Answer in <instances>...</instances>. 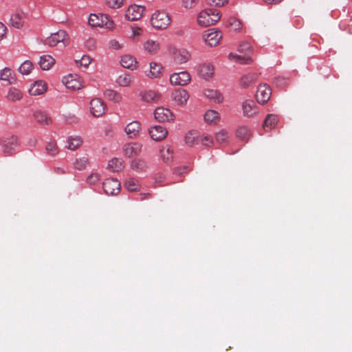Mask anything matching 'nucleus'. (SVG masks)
I'll return each mask as SVG.
<instances>
[{
	"label": "nucleus",
	"mask_w": 352,
	"mask_h": 352,
	"mask_svg": "<svg viewBox=\"0 0 352 352\" xmlns=\"http://www.w3.org/2000/svg\"><path fill=\"white\" fill-rule=\"evenodd\" d=\"M221 18L220 12L215 8H208L201 11L197 16V23L203 27L214 25Z\"/></svg>",
	"instance_id": "obj_1"
},
{
	"label": "nucleus",
	"mask_w": 352,
	"mask_h": 352,
	"mask_svg": "<svg viewBox=\"0 0 352 352\" xmlns=\"http://www.w3.org/2000/svg\"><path fill=\"white\" fill-rule=\"evenodd\" d=\"M19 146V142L16 135H6L0 139L1 151L6 156H12L14 155Z\"/></svg>",
	"instance_id": "obj_2"
},
{
	"label": "nucleus",
	"mask_w": 352,
	"mask_h": 352,
	"mask_svg": "<svg viewBox=\"0 0 352 352\" xmlns=\"http://www.w3.org/2000/svg\"><path fill=\"white\" fill-rule=\"evenodd\" d=\"M171 23L168 14L164 10L155 12L151 18V25L156 30H164Z\"/></svg>",
	"instance_id": "obj_3"
},
{
	"label": "nucleus",
	"mask_w": 352,
	"mask_h": 352,
	"mask_svg": "<svg viewBox=\"0 0 352 352\" xmlns=\"http://www.w3.org/2000/svg\"><path fill=\"white\" fill-rule=\"evenodd\" d=\"M203 38L208 45L214 47L217 46L221 40L222 33L219 30L210 29L204 32Z\"/></svg>",
	"instance_id": "obj_4"
},
{
	"label": "nucleus",
	"mask_w": 352,
	"mask_h": 352,
	"mask_svg": "<svg viewBox=\"0 0 352 352\" xmlns=\"http://www.w3.org/2000/svg\"><path fill=\"white\" fill-rule=\"evenodd\" d=\"M190 75L186 71L173 73L169 78L170 83L176 86H185L190 82Z\"/></svg>",
	"instance_id": "obj_5"
},
{
	"label": "nucleus",
	"mask_w": 352,
	"mask_h": 352,
	"mask_svg": "<svg viewBox=\"0 0 352 352\" xmlns=\"http://www.w3.org/2000/svg\"><path fill=\"white\" fill-rule=\"evenodd\" d=\"M272 90L267 84H260L257 87L256 99L260 104H265L270 98Z\"/></svg>",
	"instance_id": "obj_6"
},
{
	"label": "nucleus",
	"mask_w": 352,
	"mask_h": 352,
	"mask_svg": "<svg viewBox=\"0 0 352 352\" xmlns=\"http://www.w3.org/2000/svg\"><path fill=\"white\" fill-rule=\"evenodd\" d=\"M144 11L145 7L143 6L131 5L125 13V17L129 21H138L142 18Z\"/></svg>",
	"instance_id": "obj_7"
},
{
	"label": "nucleus",
	"mask_w": 352,
	"mask_h": 352,
	"mask_svg": "<svg viewBox=\"0 0 352 352\" xmlns=\"http://www.w3.org/2000/svg\"><path fill=\"white\" fill-rule=\"evenodd\" d=\"M142 145L138 142H128L123 144L122 153L126 157H133L138 155L141 152Z\"/></svg>",
	"instance_id": "obj_8"
},
{
	"label": "nucleus",
	"mask_w": 352,
	"mask_h": 352,
	"mask_svg": "<svg viewBox=\"0 0 352 352\" xmlns=\"http://www.w3.org/2000/svg\"><path fill=\"white\" fill-rule=\"evenodd\" d=\"M107 107L104 102L100 98H94L89 102V109L91 113L95 117L102 116Z\"/></svg>",
	"instance_id": "obj_9"
},
{
	"label": "nucleus",
	"mask_w": 352,
	"mask_h": 352,
	"mask_svg": "<svg viewBox=\"0 0 352 352\" xmlns=\"http://www.w3.org/2000/svg\"><path fill=\"white\" fill-rule=\"evenodd\" d=\"M189 98L188 91L184 89H175L171 93V99L177 105L183 106Z\"/></svg>",
	"instance_id": "obj_10"
},
{
	"label": "nucleus",
	"mask_w": 352,
	"mask_h": 352,
	"mask_svg": "<svg viewBox=\"0 0 352 352\" xmlns=\"http://www.w3.org/2000/svg\"><path fill=\"white\" fill-rule=\"evenodd\" d=\"M109 21V19L108 15L102 13H99L98 14H91L88 19L89 25L92 27L102 28L104 25H107Z\"/></svg>",
	"instance_id": "obj_11"
},
{
	"label": "nucleus",
	"mask_w": 352,
	"mask_h": 352,
	"mask_svg": "<svg viewBox=\"0 0 352 352\" xmlns=\"http://www.w3.org/2000/svg\"><path fill=\"white\" fill-rule=\"evenodd\" d=\"M154 117L158 122H170L174 119L173 113L170 109L164 107H157L154 111Z\"/></svg>",
	"instance_id": "obj_12"
},
{
	"label": "nucleus",
	"mask_w": 352,
	"mask_h": 352,
	"mask_svg": "<svg viewBox=\"0 0 352 352\" xmlns=\"http://www.w3.org/2000/svg\"><path fill=\"white\" fill-rule=\"evenodd\" d=\"M67 34L65 31L60 30L57 32L52 34L45 41V44L50 47H54L60 42H64Z\"/></svg>",
	"instance_id": "obj_13"
},
{
	"label": "nucleus",
	"mask_w": 352,
	"mask_h": 352,
	"mask_svg": "<svg viewBox=\"0 0 352 352\" xmlns=\"http://www.w3.org/2000/svg\"><path fill=\"white\" fill-rule=\"evenodd\" d=\"M148 133L151 138L155 141L164 140L168 134L166 129L160 125L151 126L149 129Z\"/></svg>",
	"instance_id": "obj_14"
},
{
	"label": "nucleus",
	"mask_w": 352,
	"mask_h": 352,
	"mask_svg": "<svg viewBox=\"0 0 352 352\" xmlns=\"http://www.w3.org/2000/svg\"><path fill=\"white\" fill-rule=\"evenodd\" d=\"M243 113L246 117H253L258 113V106L252 100H246L241 104Z\"/></svg>",
	"instance_id": "obj_15"
},
{
	"label": "nucleus",
	"mask_w": 352,
	"mask_h": 352,
	"mask_svg": "<svg viewBox=\"0 0 352 352\" xmlns=\"http://www.w3.org/2000/svg\"><path fill=\"white\" fill-rule=\"evenodd\" d=\"M140 129V123L138 121L134 120L124 127V132L129 138L135 139L138 136Z\"/></svg>",
	"instance_id": "obj_16"
},
{
	"label": "nucleus",
	"mask_w": 352,
	"mask_h": 352,
	"mask_svg": "<svg viewBox=\"0 0 352 352\" xmlns=\"http://www.w3.org/2000/svg\"><path fill=\"white\" fill-rule=\"evenodd\" d=\"M47 86L43 80H37L33 83L29 89V93L32 96H40L46 92Z\"/></svg>",
	"instance_id": "obj_17"
},
{
	"label": "nucleus",
	"mask_w": 352,
	"mask_h": 352,
	"mask_svg": "<svg viewBox=\"0 0 352 352\" xmlns=\"http://www.w3.org/2000/svg\"><path fill=\"white\" fill-rule=\"evenodd\" d=\"M141 99L146 102H155L161 98V95L154 90H146L140 93Z\"/></svg>",
	"instance_id": "obj_18"
},
{
	"label": "nucleus",
	"mask_w": 352,
	"mask_h": 352,
	"mask_svg": "<svg viewBox=\"0 0 352 352\" xmlns=\"http://www.w3.org/2000/svg\"><path fill=\"white\" fill-rule=\"evenodd\" d=\"M35 120L41 125H50L52 123V118L45 111L38 110L34 113Z\"/></svg>",
	"instance_id": "obj_19"
},
{
	"label": "nucleus",
	"mask_w": 352,
	"mask_h": 352,
	"mask_svg": "<svg viewBox=\"0 0 352 352\" xmlns=\"http://www.w3.org/2000/svg\"><path fill=\"white\" fill-rule=\"evenodd\" d=\"M121 65L126 69L134 70L137 68V61L135 57L131 55H124L120 59Z\"/></svg>",
	"instance_id": "obj_20"
},
{
	"label": "nucleus",
	"mask_w": 352,
	"mask_h": 352,
	"mask_svg": "<svg viewBox=\"0 0 352 352\" xmlns=\"http://www.w3.org/2000/svg\"><path fill=\"white\" fill-rule=\"evenodd\" d=\"M214 68L210 64H202L199 66V76L204 79H208L213 75Z\"/></svg>",
	"instance_id": "obj_21"
},
{
	"label": "nucleus",
	"mask_w": 352,
	"mask_h": 352,
	"mask_svg": "<svg viewBox=\"0 0 352 352\" xmlns=\"http://www.w3.org/2000/svg\"><path fill=\"white\" fill-rule=\"evenodd\" d=\"M258 76L255 73H249L243 76L239 80L241 87L247 88L257 80Z\"/></svg>",
	"instance_id": "obj_22"
},
{
	"label": "nucleus",
	"mask_w": 352,
	"mask_h": 352,
	"mask_svg": "<svg viewBox=\"0 0 352 352\" xmlns=\"http://www.w3.org/2000/svg\"><path fill=\"white\" fill-rule=\"evenodd\" d=\"M7 100L15 102L16 101L21 100L23 98V93L22 91L16 88V87H10L8 89V94L6 96Z\"/></svg>",
	"instance_id": "obj_23"
},
{
	"label": "nucleus",
	"mask_w": 352,
	"mask_h": 352,
	"mask_svg": "<svg viewBox=\"0 0 352 352\" xmlns=\"http://www.w3.org/2000/svg\"><path fill=\"white\" fill-rule=\"evenodd\" d=\"M65 87L71 90H78L81 87L80 82L75 79L72 75H69L67 77L64 78L63 80Z\"/></svg>",
	"instance_id": "obj_24"
},
{
	"label": "nucleus",
	"mask_w": 352,
	"mask_h": 352,
	"mask_svg": "<svg viewBox=\"0 0 352 352\" xmlns=\"http://www.w3.org/2000/svg\"><path fill=\"white\" fill-rule=\"evenodd\" d=\"M162 66L157 63H150V70L149 73L147 74V76L151 78H160L162 74Z\"/></svg>",
	"instance_id": "obj_25"
},
{
	"label": "nucleus",
	"mask_w": 352,
	"mask_h": 352,
	"mask_svg": "<svg viewBox=\"0 0 352 352\" xmlns=\"http://www.w3.org/2000/svg\"><path fill=\"white\" fill-rule=\"evenodd\" d=\"M204 95L206 98L216 103H220L223 100V95L215 89H206L204 91Z\"/></svg>",
	"instance_id": "obj_26"
},
{
	"label": "nucleus",
	"mask_w": 352,
	"mask_h": 352,
	"mask_svg": "<svg viewBox=\"0 0 352 352\" xmlns=\"http://www.w3.org/2000/svg\"><path fill=\"white\" fill-rule=\"evenodd\" d=\"M278 118L277 116L273 115V114L267 115V116L265 118V119L263 122V127L264 130H265L266 131H268L271 130L272 129L274 128L278 122Z\"/></svg>",
	"instance_id": "obj_27"
},
{
	"label": "nucleus",
	"mask_w": 352,
	"mask_h": 352,
	"mask_svg": "<svg viewBox=\"0 0 352 352\" xmlns=\"http://www.w3.org/2000/svg\"><path fill=\"white\" fill-rule=\"evenodd\" d=\"M54 63L55 60L52 56L50 55H43L41 56L38 63L42 69L48 70L54 64Z\"/></svg>",
	"instance_id": "obj_28"
},
{
	"label": "nucleus",
	"mask_w": 352,
	"mask_h": 352,
	"mask_svg": "<svg viewBox=\"0 0 352 352\" xmlns=\"http://www.w3.org/2000/svg\"><path fill=\"white\" fill-rule=\"evenodd\" d=\"M0 79L7 81L8 84H13L16 81L13 72L8 67L4 68L0 74Z\"/></svg>",
	"instance_id": "obj_29"
},
{
	"label": "nucleus",
	"mask_w": 352,
	"mask_h": 352,
	"mask_svg": "<svg viewBox=\"0 0 352 352\" xmlns=\"http://www.w3.org/2000/svg\"><path fill=\"white\" fill-rule=\"evenodd\" d=\"M130 166L136 172H142L146 168V163L142 159L135 158L131 162Z\"/></svg>",
	"instance_id": "obj_30"
},
{
	"label": "nucleus",
	"mask_w": 352,
	"mask_h": 352,
	"mask_svg": "<svg viewBox=\"0 0 352 352\" xmlns=\"http://www.w3.org/2000/svg\"><path fill=\"white\" fill-rule=\"evenodd\" d=\"M133 76L126 73L120 75L116 80V82L121 87L129 86L133 82Z\"/></svg>",
	"instance_id": "obj_31"
},
{
	"label": "nucleus",
	"mask_w": 352,
	"mask_h": 352,
	"mask_svg": "<svg viewBox=\"0 0 352 352\" xmlns=\"http://www.w3.org/2000/svg\"><path fill=\"white\" fill-rule=\"evenodd\" d=\"M190 58V54L185 50H178L174 56L175 61L178 64L186 63Z\"/></svg>",
	"instance_id": "obj_32"
},
{
	"label": "nucleus",
	"mask_w": 352,
	"mask_h": 352,
	"mask_svg": "<svg viewBox=\"0 0 352 352\" xmlns=\"http://www.w3.org/2000/svg\"><path fill=\"white\" fill-rule=\"evenodd\" d=\"M161 158L164 162L168 164L173 161V155L172 149L168 146H163L160 149Z\"/></svg>",
	"instance_id": "obj_33"
},
{
	"label": "nucleus",
	"mask_w": 352,
	"mask_h": 352,
	"mask_svg": "<svg viewBox=\"0 0 352 352\" xmlns=\"http://www.w3.org/2000/svg\"><path fill=\"white\" fill-rule=\"evenodd\" d=\"M144 49L148 53L154 54L160 49V44L155 41L148 40L144 43Z\"/></svg>",
	"instance_id": "obj_34"
},
{
	"label": "nucleus",
	"mask_w": 352,
	"mask_h": 352,
	"mask_svg": "<svg viewBox=\"0 0 352 352\" xmlns=\"http://www.w3.org/2000/svg\"><path fill=\"white\" fill-rule=\"evenodd\" d=\"M204 120L208 123L216 124L219 120V113L214 110H208L204 114Z\"/></svg>",
	"instance_id": "obj_35"
},
{
	"label": "nucleus",
	"mask_w": 352,
	"mask_h": 352,
	"mask_svg": "<svg viewBox=\"0 0 352 352\" xmlns=\"http://www.w3.org/2000/svg\"><path fill=\"white\" fill-rule=\"evenodd\" d=\"M228 58L230 60H233L234 61L239 62L241 64H250L252 63V59L251 57L248 56H241L237 54H234L233 53H230L228 55Z\"/></svg>",
	"instance_id": "obj_36"
},
{
	"label": "nucleus",
	"mask_w": 352,
	"mask_h": 352,
	"mask_svg": "<svg viewBox=\"0 0 352 352\" xmlns=\"http://www.w3.org/2000/svg\"><path fill=\"white\" fill-rule=\"evenodd\" d=\"M68 145L67 146V148L69 150H75L77 148H78L82 143V140L80 137L76 136V137H70L68 139Z\"/></svg>",
	"instance_id": "obj_37"
},
{
	"label": "nucleus",
	"mask_w": 352,
	"mask_h": 352,
	"mask_svg": "<svg viewBox=\"0 0 352 352\" xmlns=\"http://www.w3.org/2000/svg\"><path fill=\"white\" fill-rule=\"evenodd\" d=\"M124 168V163L122 158L114 157L111 159V171L119 172Z\"/></svg>",
	"instance_id": "obj_38"
},
{
	"label": "nucleus",
	"mask_w": 352,
	"mask_h": 352,
	"mask_svg": "<svg viewBox=\"0 0 352 352\" xmlns=\"http://www.w3.org/2000/svg\"><path fill=\"white\" fill-rule=\"evenodd\" d=\"M227 26L230 28L233 31L238 32L242 29L241 21L235 17H230L227 21Z\"/></svg>",
	"instance_id": "obj_39"
},
{
	"label": "nucleus",
	"mask_w": 352,
	"mask_h": 352,
	"mask_svg": "<svg viewBox=\"0 0 352 352\" xmlns=\"http://www.w3.org/2000/svg\"><path fill=\"white\" fill-rule=\"evenodd\" d=\"M10 23L12 27L19 29L23 27V21L19 14H14L10 17Z\"/></svg>",
	"instance_id": "obj_40"
},
{
	"label": "nucleus",
	"mask_w": 352,
	"mask_h": 352,
	"mask_svg": "<svg viewBox=\"0 0 352 352\" xmlns=\"http://www.w3.org/2000/svg\"><path fill=\"white\" fill-rule=\"evenodd\" d=\"M33 68V64L30 60L24 61L19 68V71L23 75H28Z\"/></svg>",
	"instance_id": "obj_41"
},
{
	"label": "nucleus",
	"mask_w": 352,
	"mask_h": 352,
	"mask_svg": "<svg viewBox=\"0 0 352 352\" xmlns=\"http://www.w3.org/2000/svg\"><path fill=\"white\" fill-rule=\"evenodd\" d=\"M46 153L49 155L51 156H55L56 155L58 152V148L57 146V144L55 142H50L47 143L45 147Z\"/></svg>",
	"instance_id": "obj_42"
},
{
	"label": "nucleus",
	"mask_w": 352,
	"mask_h": 352,
	"mask_svg": "<svg viewBox=\"0 0 352 352\" xmlns=\"http://www.w3.org/2000/svg\"><path fill=\"white\" fill-rule=\"evenodd\" d=\"M89 164L88 158L87 157H82L77 159L74 163V166L79 170H84L87 164Z\"/></svg>",
	"instance_id": "obj_43"
},
{
	"label": "nucleus",
	"mask_w": 352,
	"mask_h": 352,
	"mask_svg": "<svg viewBox=\"0 0 352 352\" xmlns=\"http://www.w3.org/2000/svg\"><path fill=\"white\" fill-rule=\"evenodd\" d=\"M125 188L129 191H136L139 189L140 185L137 180L129 179L125 182Z\"/></svg>",
	"instance_id": "obj_44"
},
{
	"label": "nucleus",
	"mask_w": 352,
	"mask_h": 352,
	"mask_svg": "<svg viewBox=\"0 0 352 352\" xmlns=\"http://www.w3.org/2000/svg\"><path fill=\"white\" fill-rule=\"evenodd\" d=\"M250 134L249 129L244 126H240L236 130V135L242 140H245L248 138Z\"/></svg>",
	"instance_id": "obj_45"
},
{
	"label": "nucleus",
	"mask_w": 352,
	"mask_h": 352,
	"mask_svg": "<svg viewBox=\"0 0 352 352\" xmlns=\"http://www.w3.org/2000/svg\"><path fill=\"white\" fill-rule=\"evenodd\" d=\"M228 137V133L226 130H221L216 133V140L220 144L226 142Z\"/></svg>",
	"instance_id": "obj_46"
},
{
	"label": "nucleus",
	"mask_w": 352,
	"mask_h": 352,
	"mask_svg": "<svg viewBox=\"0 0 352 352\" xmlns=\"http://www.w3.org/2000/svg\"><path fill=\"white\" fill-rule=\"evenodd\" d=\"M120 183L117 179L111 178V195H115L119 193L120 190Z\"/></svg>",
	"instance_id": "obj_47"
},
{
	"label": "nucleus",
	"mask_w": 352,
	"mask_h": 352,
	"mask_svg": "<svg viewBox=\"0 0 352 352\" xmlns=\"http://www.w3.org/2000/svg\"><path fill=\"white\" fill-rule=\"evenodd\" d=\"M197 3V0H182V6L186 10L192 9Z\"/></svg>",
	"instance_id": "obj_48"
},
{
	"label": "nucleus",
	"mask_w": 352,
	"mask_h": 352,
	"mask_svg": "<svg viewBox=\"0 0 352 352\" xmlns=\"http://www.w3.org/2000/svg\"><path fill=\"white\" fill-rule=\"evenodd\" d=\"M76 63H79L80 66L87 67L91 63V58L88 56H82L80 60H76Z\"/></svg>",
	"instance_id": "obj_49"
},
{
	"label": "nucleus",
	"mask_w": 352,
	"mask_h": 352,
	"mask_svg": "<svg viewBox=\"0 0 352 352\" xmlns=\"http://www.w3.org/2000/svg\"><path fill=\"white\" fill-rule=\"evenodd\" d=\"M206 2L212 6H223L228 3V0H206Z\"/></svg>",
	"instance_id": "obj_50"
},
{
	"label": "nucleus",
	"mask_w": 352,
	"mask_h": 352,
	"mask_svg": "<svg viewBox=\"0 0 352 352\" xmlns=\"http://www.w3.org/2000/svg\"><path fill=\"white\" fill-rule=\"evenodd\" d=\"M99 180V175L96 173L91 174L87 178V182L91 185L95 184Z\"/></svg>",
	"instance_id": "obj_51"
},
{
	"label": "nucleus",
	"mask_w": 352,
	"mask_h": 352,
	"mask_svg": "<svg viewBox=\"0 0 352 352\" xmlns=\"http://www.w3.org/2000/svg\"><path fill=\"white\" fill-rule=\"evenodd\" d=\"M251 49V45L250 43L245 41L241 43L239 46V51L240 52H248Z\"/></svg>",
	"instance_id": "obj_52"
},
{
	"label": "nucleus",
	"mask_w": 352,
	"mask_h": 352,
	"mask_svg": "<svg viewBox=\"0 0 352 352\" xmlns=\"http://www.w3.org/2000/svg\"><path fill=\"white\" fill-rule=\"evenodd\" d=\"M185 142L188 146H192L195 143V137L192 133H188L185 136Z\"/></svg>",
	"instance_id": "obj_53"
},
{
	"label": "nucleus",
	"mask_w": 352,
	"mask_h": 352,
	"mask_svg": "<svg viewBox=\"0 0 352 352\" xmlns=\"http://www.w3.org/2000/svg\"><path fill=\"white\" fill-rule=\"evenodd\" d=\"M122 95L116 91L111 90V101L114 102H120L122 100Z\"/></svg>",
	"instance_id": "obj_54"
},
{
	"label": "nucleus",
	"mask_w": 352,
	"mask_h": 352,
	"mask_svg": "<svg viewBox=\"0 0 352 352\" xmlns=\"http://www.w3.org/2000/svg\"><path fill=\"white\" fill-rule=\"evenodd\" d=\"M125 0H111V8L118 9L122 6Z\"/></svg>",
	"instance_id": "obj_55"
},
{
	"label": "nucleus",
	"mask_w": 352,
	"mask_h": 352,
	"mask_svg": "<svg viewBox=\"0 0 352 352\" xmlns=\"http://www.w3.org/2000/svg\"><path fill=\"white\" fill-rule=\"evenodd\" d=\"M212 138L210 135H206L202 139V144L205 146H210L212 144Z\"/></svg>",
	"instance_id": "obj_56"
},
{
	"label": "nucleus",
	"mask_w": 352,
	"mask_h": 352,
	"mask_svg": "<svg viewBox=\"0 0 352 352\" xmlns=\"http://www.w3.org/2000/svg\"><path fill=\"white\" fill-rule=\"evenodd\" d=\"M6 31V26L3 23L0 22V41H1L5 37Z\"/></svg>",
	"instance_id": "obj_57"
},
{
	"label": "nucleus",
	"mask_w": 352,
	"mask_h": 352,
	"mask_svg": "<svg viewBox=\"0 0 352 352\" xmlns=\"http://www.w3.org/2000/svg\"><path fill=\"white\" fill-rule=\"evenodd\" d=\"M123 43H120L119 41L116 40H111V47L115 50H120L123 47Z\"/></svg>",
	"instance_id": "obj_58"
},
{
	"label": "nucleus",
	"mask_w": 352,
	"mask_h": 352,
	"mask_svg": "<svg viewBox=\"0 0 352 352\" xmlns=\"http://www.w3.org/2000/svg\"><path fill=\"white\" fill-rule=\"evenodd\" d=\"M186 169H187V168L186 166H184L182 168L178 167V168H175L174 173L176 175H182L183 173H186Z\"/></svg>",
	"instance_id": "obj_59"
},
{
	"label": "nucleus",
	"mask_w": 352,
	"mask_h": 352,
	"mask_svg": "<svg viewBox=\"0 0 352 352\" xmlns=\"http://www.w3.org/2000/svg\"><path fill=\"white\" fill-rule=\"evenodd\" d=\"M164 176L162 174H159L155 177V182L156 183H161L164 181Z\"/></svg>",
	"instance_id": "obj_60"
},
{
	"label": "nucleus",
	"mask_w": 352,
	"mask_h": 352,
	"mask_svg": "<svg viewBox=\"0 0 352 352\" xmlns=\"http://www.w3.org/2000/svg\"><path fill=\"white\" fill-rule=\"evenodd\" d=\"M282 0H264L267 4H276L280 2Z\"/></svg>",
	"instance_id": "obj_61"
},
{
	"label": "nucleus",
	"mask_w": 352,
	"mask_h": 352,
	"mask_svg": "<svg viewBox=\"0 0 352 352\" xmlns=\"http://www.w3.org/2000/svg\"><path fill=\"white\" fill-rule=\"evenodd\" d=\"M151 197V195L150 193H143V194H140V200H144L146 198H148Z\"/></svg>",
	"instance_id": "obj_62"
},
{
	"label": "nucleus",
	"mask_w": 352,
	"mask_h": 352,
	"mask_svg": "<svg viewBox=\"0 0 352 352\" xmlns=\"http://www.w3.org/2000/svg\"><path fill=\"white\" fill-rule=\"evenodd\" d=\"M102 188H103V190H104V192L107 194V195H109V192H108V190L106 189L105 188V183L103 182L102 184Z\"/></svg>",
	"instance_id": "obj_63"
}]
</instances>
